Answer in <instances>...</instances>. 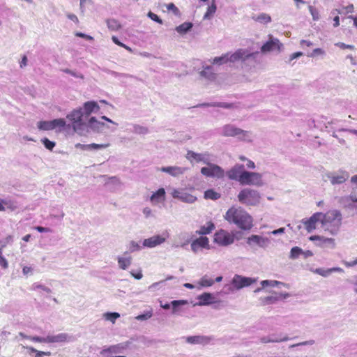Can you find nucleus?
I'll return each instance as SVG.
<instances>
[{
  "mask_svg": "<svg viewBox=\"0 0 357 357\" xmlns=\"http://www.w3.org/2000/svg\"><path fill=\"white\" fill-rule=\"evenodd\" d=\"M170 234L168 230L163 231L160 234L154 235L143 241L142 245L144 248H153L166 242Z\"/></svg>",
  "mask_w": 357,
  "mask_h": 357,
  "instance_id": "8",
  "label": "nucleus"
},
{
  "mask_svg": "<svg viewBox=\"0 0 357 357\" xmlns=\"http://www.w3.org/2000/svg\"><path fill=\"white\" fill-rule=\"evenodd\" d=\"M192 27V24L191 22H184L181 25L176 27V31L181 33L185 34L188 31H189Z\"/></svg>",
  "mask_w": 357,
  "mask_h": 357,
  "instance_id": "39",
  "label": "nucleus"
},
{
  "mask_svg": "<svg viewBox=\"0 0 357 357\" xmlns=\"http://www.w3.org/2000/svg\"><path fill=\"white\" fill-rule=\"evenodd\" d=\"M176 278L174 277V276H172V275H169L167 276L165 280H160L159 282H154L152 284H151L149 287H148V289L149 291H155L156 290H159V289H161L162 288H164V287L165 286L166 284V281L167 280H176Z\"/></svg>",
  "mask_w": 357,
  "mask_h": 357,
  "instance_id": "28",
  "label": "nucleus"
},
{
  "mask_svg": "<svg viewBox=\"0 0 357 357\" xmlns=\"http://www.w3.org/2000/svg\"><path fill=\"white\" fill-rule=\"evenodd\" d=\"M314 342H315L314 340H310L302 342H300V343H298V344H291V345L289 346V348L290 349L297 348L298 349L301 347H303V346H311V345H313L314 344Z\"/></svg>",
  "mask_w": 357,
  "mask_h": 357,
  "instance_id": "51",
  "label": "nucleus"
},
{
  "mask_svg": "<svg viewBox=\"0 0 357 357\" xmlns=\"http://www.w3.org/2000/svg\"><path fill=\"white\" fill-rule=\"evenodd\" d=\"M67 119L72 123L74 130L79 132L85 126L84 119H85L82 108L73 110L67 115Z\"/></svg>",
  "mask_w": 357,
  "mask_h": 357,
  "instance_id": "7",
  "label": "nucleus"
},
{
  "mask_svg": "<svg viewBox=\"0 0 357 357\" xmlns=\"http://www.w3.org/2000/svg\"><path fill=\"white\" fill-rule=\"evenodd\" d=\"M197 300L199 301L198 303H195L194 305H199V306H204V305H208L211 304H213L215 302V296L208 292L203 293L202 294L199 295L197 297Z\"/></svg>",
  "mask_w": 357,
  "mask_h": 357,
  "instance_id": "22",
  "label": "nucleus"
},
{
  "mask_svg": "<svg viewBox=\"0 0 357 357\" xmlns=\"http://www.w3.org/2000/svg\"><path fill=\"white\" fill-rule=\"evenodd\" d=\"M248 248L253 251L258 248L266 249L271 244V240L263 236L257 234H251L245 238Z\"/></svg>",
  "mask_w": 357,
  "mask_h": 357,
  "instance_id": "6",
  "label": "nucleus"
},
{
  "mask_svg": "<svg viewBox=\"0 0 357 357\" xmlns=\"http://www.w3.org/2000/svg\"><path fill=\"white\" fill-rule=\"evenodd\" d=\"M63 72H65L66 73L70 74V75H72L75 77H77V78H81V79L84 78V76L81 73H78L72 71L70 69H65V70H63Z\"/></svg>",
  "mask_w": 357,
  "mask_h": 357,
  "instance_id": "64",
  "label": "nucleus"
},
{
  "mask_svg": "<svg viewBox=\"0 0 357 357\" xmlns=\"http://www.w3.org/2000/svg\"><path fill=\"white\" fill-rule=\"evenodd\" d=\"M15 208V204L9 198L0 199V211H5L6 209L13 210Z\"/></svg>",
  "mask_w": 357,
  "mask_h": 357,
  "instance_id": "31",
  "label": "nucleus"
},
{
  "mask_svg": "<svg viewBox=\"0 0 357 357\" xmlns=\"http://www.w3.org/2000/svg\"><path fill=\"white\" fill-rule=\"evenodd\" d=\"M186 158L190 162L195 160L197 162H202L206 165L210 161V154L207 152L198 153L192 151H188L186 154Z\"/></svg>",
  "mask_w": 357,
  "mask_h": 357,
  "instance_id": "18",
  "label": "nucleus"
},
{
  "mask_svg": "<svg viewBox=\"0 0 357 357\" xmlns=\"http://www.w3.org/2000/svg\"><path fill=\"white\" fill-rule=\"evenodd\" d=\"M237 197L241 204L252 206L259 205L261 199V196L257 190L248 188L241 190Z\"/></svg>",
  "mask_w": 357,
  "mask_h": 357,
  "instance_id": "5",
  "label": "nucleus"
},
{
  "mask_svg": "<svg viewBox=\"0 0 357 357\" xmlns=\"http://www.w3.org/2000/svg\"><path fill=\"white\" fill-rule=\"evenodd\" d=\"M51 121L53 130L59 128V130H61L64 128L66 124V121L63 119H56L52 120Z\"/></svg>",
  "mask_w": 357,
  "mask_h": 357,
  "instance_id": "43",
  "label": "nucleus"
},
{
  "mask_svg": "<svg viewBox=\"0 0 357 357\" xmlns=\"http://www.w3.org/2000/svg\"><path fill=\"white\" fill-rule=\"evenodd\" d=\"M247 171L244 169V165L236 164L233 167L226 172L227 177L231 180L238 181L241 184L244 179V174Z\"/></svg>",
  "mask_w": 357,
  "mask_h": 357,
  "instance_id": "14",
  "label": "nucleus"
},
{
  "mask_svg": "<svg viewBox=\"0 0 357 357\" xmlns=\"http://www.w3.org/2000/svg\"><path fill=\"white\" fill-rule=\"evenodd\" d=\"M214 284V280L208 275H204L199 281L198 284L201 287H211Z\"/></svg>",
  "mask_w": 357,
  "mask_h": 357,
  "instance_id": "37",
  "label": "nucleus"
},
{
  "mask_svg": "<svg viewBox=\"0 0 357 357\" xmlns=\"http://www.w3.org/2000/svg\"><path fill=\"white\" fill-rule=\"evenodd\" d=\"M172 196L174 199H178L183 202L192 204L197 200V197L183 189H173Z\"/></svg>",
  "mask_w": 357,
  "mask_h": 357,
  "instance_id": "15",
  "label": "nucleus"
},
{
  "mask_svg": "<svg viewBox=\"0 0 357 357\" xmlns=\"http://www.w3.org/2000/svg\"><path fill=\"white\" fill-rule=\"evenodd\" d=\"M215 229V225L211 221H208L206 225L200 227L199 229L196 231V234L199 235H206L212 232Z\"/></svg>",
  "mask_w": 357,
  "mask_h": 357,
  "instance_id": "30",
  "label": "nucleus"
},
{
  "mask_svg": "<svg viewBox=\"0 0 357 357\" xmlns=\"http://www.w3.org/2000/svg\"><path fill=\"white\" fill-rule=\"evenodd\" d=\"M147 16L152 20H153L160 24H162V20L156 14L152 13L151 11H149L148 13Z\"/></svg>",
  "mask_w": 357,
  "mask_h": 357,
  "instance_id": "58",
  "label": "nucleus"
},
{
  "mask_svg": "<svg viewBox=\"0 0 357 357\" xmlns=\"http://www.w3.org/2000/svg\"><path fill=\"white\" fill-rule=\"evenodd\" d=\"M311 241H319L317 245L320 247H324L325 245L328 246L330 248H335V241L333 238H327L323 236L314 235L311 236L309 238Z\"/></svg>",
  "mask_w": 357,
  "mask_h": 357,
  "instance_id": "19",
  "label": "nucleus"
},
{
  "mask_svg": "<svg viewBox=\"0 0 357 357\" xmlns=\"http://www.w3.org/2000/svg\"><path fill=\"white\" fill-rule=\"evenodd\" d=\"M0 266L3 268H7L8 266V263L7 259L3 256L2 250L0 249Z\"/></svg>",
  "mask_w": 357,
  "mask_h": 357,
  "instance_id": "59",
  "label": "nucleus"
},
{
  "mask_svg": "<svg viewBox=\"0 0 357 357\" xmlns=\"http://www.w3.org/2000/svg\"><path fill=\"white\" fill-rule=\"evenodd\" d=\"M37 127L40 130H52V125L51 121H40L38 122Z\"/></svg>",
  "mask_w": 357,
  "mask_h": 357,
  "instance_id": "41",
  "label": "nucleus"
},
{
  "mask_svg": "<svg viewBox=\"0 0 357 357\" xmlns=\"http://www.w3.org/2000/svg\"><path fill=\"white\" fill-rule=\"evenodd\" d=\"M347 202H349L347 207L350 209H357V188H352L350 194L344 197Z\"/></svg>",
  "mask_w": 357,
  "mask_h": 357,
  "instance_id": "26",
  "label": "nucleus"
},
{
  "mask_svg": "<svg viewBox=\"0 0 357 357\" xmlns=\"http://www.w3.org/2000/svg\"><path fill=\"white\" fill-rule=\"evenodd\" d=\"M109 146H110V144L109 143H106V144H95V143H93V144H89L90 151L98 150V149H106V148L109 147Z\"/></svg>",
  "mask_w": 357,
  "mask_h": 357,
  "instance_id": "54",
  "label": "nucleus"
},
{
  "mask_svg": "<svg viewBox=\"0 0 357 357\" xmlns=\"http://www.w3.org/2000/svg\"><path fill=\"white\" fill-rule=\"evenodd\" d=\"M237 290L234 287L232 281H231V283L229 284H226L223 287V292L225 294H229L234 293Z\"/></svg>",
  "mask_w": 357,
  "mask_h": 357,
  "instance_id": "53",
  "label": "nucleus"
},
{
  "mask_svg": "<svg viewBox=\"0 0 357 357\" xmlns=\"http://www.w3.org/2000/svg\"><path fill=\"white\" fill-rule=\"evenodd\" d=\"M82 109L84 117L87 118L91 114L97 113L100 109V107L95 101H88L84 104Z\"/></svg>",
  "mask_w": 357,
  "mask_h": 357,
  "instance_id": "23",
  "label": "nucleus"
},
{
  "mask_svg": "<svg viewBox=\"0 0 357 357\" xmlns=\"http://www.w3.org/2000/svg\"><path fill=\"white\" fill-rule=\"evenodd\" d=\"M275 295L265 296V297H261L259 301L262 305H271L275 304L278 301H279V298H278L276 293L274 292Z\"/></svg>",
  "mask_w": 357,
  "mask_h": 357,
  "instance_id": "33",
  "label": "nucleus"
},
{
  "mask_svg": "<svg viewBox=\"0 0 357 357\" xmlns=\"http://www.w3.org/2000/svg\"><path fill=\"white\" fill-rule=\"evenodd\" d=\"M107 28L112 31H117L121 29V23L116 19H108L106 20Z\"/></svg>",
  "mask_w": 357,
  "mask_h": 357,
  "instance_id": "34",
  "label": "nucleus"
},
{
  "mask_svg": "<svg viewBox=\"0 0 357 357\" xmlns=\"http://www.w3.org/2000/svg\"><path fill=\"white\" fill-rule=\"evenodd\" d=\"M128 248L130 252L139 251L142 249V246L137 242L134 241L129 243Z\"/></svg>",
  "mask_w": 357,
  "mask_h": 357,
  "instance_id": "50",
  "label": "nucleus"
},
{
  "mask_svg": "<svg viewBox=\"0 0 357 357\" xmlns=\"http://www.w3.org/2000/svg\"><path fill=\"white\" fill-rule=\"evenodd\" d=\"M214 337L208 335H193L185 337V342L191 344L206 345L210 344Z\"/></svg>",
  "mask_w": 357,
  "mask_h": 357,
  "instance_id": "17",
  "label": "nucleus"
},
{
  "mask_svg": "<svg viewBox=\"0 0 357 357\" xmlns=\"http://www.w3.org/2000/svg\"><path fill=\"white\" fill-rule=\"evenodd\" d=\"M89 126L93 130L100 132L105 126V123L98 121L95 117H91L89 120Z\"/></svg>",
  "mask_w": 357,
  "mask_h": 357,
  "instance_id": "32",
  "label": "nucleus"
},
{
  "mask_svg": "<svg viewBox=\"0 0 357 357\" xmlns=\"http://www.w3.org/2000/svg\"><path fill=\"white\" fill-rule=\"evenodd\" d=\"M160 171L169 174V175L177 177L180 175L183 174L187 170V167H178V166H168L162 167L159 169Z\"/></svg>",
  "mask_w": 357,
  "mask_h": 357,
  "instance_id": "21",
  "label": "nucleus"
},
{
  "mask_svg": "<svg viewBox=\"0 0 357 357\" xmlns=\"http://www.w3.org/2000/svg\"><path fill=\"white\" fill-rule=\"evenodd\" d=\"M289 340V338L287 336H284L282 338H278V337H275L274 335H270V336L261 337V342L263 343L280 342H285Z\"/></svg>",
  "mask_w": 357,
  "mask_h": 357,
  "instance_id": "35",
  "label": "nucleus"
},
{
  "mask_svg": "<svg viewBox=\"0 0 357 357\" xmlns=\"http://www.w3.org/2000/svg\"><path fill=\"white\" fill-rule=\"evenodd\" d=\"M303 249L300 247L295 246L293 247L289 252V258L291 260H295L298 259L301 256H302Z\"/></svg>",
  "mask_w": 357,
  "mask_h": 357,
  "instance_id": "36",
  "label": "nucleus"
},
{
  "mask_svg": "<svg viewBox=\"0 0 357 357\" xmlns=\"http://www.w3.org/2000/svg\"><path fill=\"white\" fill-rule=\"evenodd\" d=\"M166 7L168 10H172L175 15L179 13L178 8L173 3H168Z\"/></svg>",
  "mask_w": 357,
  "mask_h": 357,
  "instance_id": "63",
  "label": "nucleus"
},
{
  "mask_svg": "<svg viewBox=\"0 0 357 357\" xmlns=\"http://www.w3.org/2000/svg\"><path fill=\"white\" fill-rule=\"evenodd\" d=\"M261 284L262 286V288H265L267 287H278V285H280V284L284 285V284L281 282H279L277 280H262L261 282Z\"/></svg>",
  "mask_w": 357,
  "mask_h": 357,
  "instance_id": "48",
  "label": "nucleus"
},
{
  "mask_svg": "<svg viewBox=\"0 0 357 357\" xmlns=\"http://www.w3.org/2000/svg\"><path fill=\"white\" fill-rule=\"evenodd\" d=\"M326 176L330 180L331 185H336L343 184L348 181L350 174L345 169H340L336 172L328 173Z\"/></svg>",
  "mask_w": 357,
  "mask_h": 357,
  "instance_id": "10",
  "label": "nucleus"
},
{
  "mask_svg": "<svg viewBox=\"0 0 357 357\" xmlns=\"http://www.w3.org/2000/svg\"><path fill=\"white\" fill-rule=\"evenodd\" d=\"M282 47V44L278 39L271 37L270 40L262 45L261 51L262 52H268L275 50L280 51Z\"/></svg>",
  "mask_w": 357,
  "mask_h": 357,
  "instance_id": "20",
  "label": "nucleus"
},
{
  "mask_svg": "<svg viewBox=\"0 0 357 357\" xmlns=\"http://www.w3.org/2000/svg\"><path fill=\"white\" fill-rule=\"evenodd\" d=\"M224 218L228 222L234 224L242 230L248 231L253 227L252 217L240 206L229 208Z\"/></svg>",
  "mask_w": 357,
  "mask_h": 357,
  "instance_id": "2",
  "label": "nucleus"
},
{
  "mask_svg": "<svg viewBox=\"0 0 357 357\" xmlns=\"http://www.w3.org/2000/svg\"><path fill=\"white\" fill-rule=\"evenodd\" d=\"M313 273L321 275L323 277H327L330 274H331V268L324 269L321 268H318L312 271Z\"/></svg>",
  "mask_w": 357,
  "mask_h": 357,
  "instance_id": "52",
  "label": "nucleus"
},
{
  "mask_svg": "<svg viewBox=\"0 0 357 357\" xmlns=\"http://www.w3.org/2000/svg\"><path fill=\"white\" fill-rule=\"evenodd\" d=\"M220 197V195L212 189L207 190L204 192V198H206V199L216 200V199H219Z\"/></svg>",
  "mask_w": 357,
  "mask_h": 357,
  "instance_id": "47",
  "label": "nucleus"
},
{
  "mask_svg": "<svg viewBox=\"0 0 357 357\" xmlns=\"http://www.w3.org/2000/svg\"><path fill=\"white\" fill-rule=\"evenodd\" d=\"M132 258L128 255V252H126L123 256L117 257V261L119 268L122 270H126L132 264Z\"/></svg>",
  "mask_w": 357,
  "mask_h": 357,
  "instance_id": "25",
  "label": "nucleus"
},
{
  "mask_svg": "<svg viewBox=\"0 0 357 357\" xmlns=\"http://www.w3.org/2000/svg\"><path fill=\"white\" fill-rule=\"evenodd\" d=\"M41 142L44 144L45 147L50 151H52L56 145L55 142L49 140L47 138L42 139Z\"/></svg>",
  "mask_w": 357,
  "mask_h": 357,
  "instance_id": "55",
  "label": "nucleus"
},
{
  "mask_svg": "<svg viewBox=\"0 0 357 357\" xmlns=\"http://www.w3.org/2000/svg\"><path fill=\"white\" fill-rule=\"evenodd\" d=\"M234 234L224 229H220L214 234V243L220 246H228L234 243Z\"/></svg>",
  "mask_w": 357,
  "mask_h": 357,
  "instance_id": "9",
  "label": "nucleus"
},
{
  "mask_svg": "<svg viewBox=\"0 0 357 357\" xmlns=\"http://www.w3.org/2000/svg\"><path fill=\"white\" fill-rule=\"evenodd\" d=\"M244 179L242 182L243 185H254L260 187L264 185L262 175L257 172H248L244 174Z\"/></svg>",
  "mask_w": 357,
  "mask_h": 357,
  "instance_id": "12",
  "label": "nucleus"
},
{
  "mask_svg": "<svg viewBox=\"0 0 357 357\" xmlns=\"http://www.w3.org/2000/svg\"><path fill=\"white\" fill-rule=\"evenodd\" d=\"M206 167L201 169V173L207 176L217 178H222L225 176L224 169L218 165L211 163L210 161L206 164Z\"/></svg>",
  "mask_w": 357,
  "mask_h": 357,
  "instance_id": "11",
  "label": "nucleus"
},
{
  "mask_svg": "<svg viewBox=\"0 0 357 357\" xmlns=\"http://www.w3.org/2000/svg\"><path fill=\"white\" fill-rule=\"evenodd\" d=\"M301 222L308 233L314 231L317 229V224L319 222L324 231L332 236H336L340 231L342 215L339 210L333 209L325 213H314L309 218L303 219Z\"/></svg>",
  "mask_w": 357,
  "mask_h": 357,
  "instance_id": "1",
  "label": "nucleus"
},
{
  "mask_svg": "<svg viewBox=\"0 0 357 357\" xmlns=\"http://www.w3.org/2000/svg\"><path fill=\"white\" fill-rule=\"evenodd\" d=\"M29 340L36 342H45L47 343V337H42L39 336H30L29 337Z\"/></svg>",
  "mask_w": 357,
  "mask_h": 357,
  "instance_id": "60",
  "label": "nucleus"
},
{
  "mask_svg": "<svg viewBox=\"0 0 357 357\" xmlns=\"http://www.w3.org/2000/svg\"><path fill=\"white\" fill-rule=\"evenodd\" d=\"M190 247L195 254L199 253L202 249L209 250V240L206 236H200L192 241Z\"/></svg>",
  "mask_w": 357,
  "mask_h": 357,
  "instance_id": "16",
  "label": "nucleus"
},
{
  "mask_svg": "<svg viewBox=\"0 0 357 357\" xmlns=\"http://www.w3.org/2000/svg\"><path fill=\"white\" fill-rule=\"evenodd\" d=\"M309 10L310 12V14L312 15V19L314 21H317L319 19V13L318 10L316 8H314L312 6H310Z\"/></svg>",
  "mask_w": 357,
  "mask_h": 357,
  "instance_id": "57",
  "label": "nucleus"
},
{
  "mask_svg": "<svg viewBox=\"0 0 357 357\" xmlns=\"http://www.w3.org/2000/svg\"><path fill=\"white\" fill-rule=\"evenodd\" d=\"M70 337L66 333H59L55 335H47V343H57L69 341Z\"/></svg>",
  "mask_w": 357,
  "mask_h": 357,
  "instance_id": "27",
  "label": "nucleus"
},
{
  "mask_svg": "<svg viewBox=\"0 0 357 357\" xmlns=\"http://www.w3.org/2000/svg\"><path fill=\"white\" fill-rule=\"evenodd\" d=\"M216 9V5L214 0H213L211 5L208 7L207 10L204 15V20H210L213 16Z\"/></svg>",
  "mask_w": 357,
  "mask_h": 357,
  "instance_id": "40",
  "label": "nucleus"
},
{
  "mask_svg": "<svg viewBox=\"0 0 357 357\" xmlns=\"http://www.w3.org/2000/svg\"><path fill=\"white\" fill-rule=\"evenodd\" d=\"M198 107H220L223 108H231L232 107V105L227 102H211L203 103L199 105Z\"/></svg>",
  "mask_w": 357,
  "mask_h": 357,
  "instance_id": "45",
  "label": "nucleus"
},
{
  "mask_svg": "<svg viewBox=\"0 0 357 357\" xmlns=\"http://www.w3.org/2000/svg\"><path fill=\"white\" fill-rule=\"evenodd\" d=\"M255 21L260 22L261 24H268L271 22V17L269 15L266 13H260L256 17H254Z\"/></svg>",
  "mask_w": 357,
  "mask_h": 357,
  "instance_id": "42",
  "label": "nucleus"
},
{
  "mask_svg": "<svg viewBox=\"0 0 357 357\" xmlns=\"http://www.w3.org/2000/svg\"><path fill=\"white\" fill-rule=\"evenodd\" d=\"M326 54V52L321 48H316L311 53L307 54V56L309 57H314L316 56H324Z\"/></svg>",
  "mask_w": 357,
  "mask_h": 357,
  "instance_id": "56",
  "label": "nucleus"
},
{
  "mask_svg": "<svg viewBox=\"0 0 357 357\" xmlns=\"http://www.w3.org/2000/svg\"><path fill=\"white\" fill-rule=\"evenodd\" d=\"M103 71L119 80H122L126 77H132L128 74L119 73L109 69H104Z\"/></svg>",
  "mask_w": 357,
  "mask_h": 357,
  "instance_id": "44",
  "label": "nucleus"
},
{
  "mask_svg": "<svg viewBox=\"0 0 357 357\" xmlns=\"http://www.w3.org/2000/svg\"><path fill=\"white\" fill-rule=\"evenodd\" d=\"M220 134L224 137H236L242 142H250L252 140V133L244 130L233 124H226L219 130Z\"/></svg>",
  "mask_w": 357,
  "mask_h": 357,
  "instance_id": "4",
  "label": "nucleus"
},
{
  "mask_svg": "<svg viewBox=\"0 0 357 357\" xmlns=\"http://www.w3.org/2000/svg\"><path fill=\"white\" fill-rule=\"evenodd\" d=\"M152 317V312H146L144 314H139L137 317H136V319L139 321H143L146 320Z\"/></svg>",
  "mask_w": 357,
  "mask_h": 357,
  "instance_id": "61",
  "label": "nucleus"
},
{
  "mask_svg": "<svg viewBox=\"0 0 357 357\" xmlns=\"http://www.w3.org/2000/svg\"><path fill=\"white\" fill-rule=\"evenodd\" d=\"M187 300H174L171 302L172 313L176 314L179 311V307L188 304Z\"/></svg>",
  "mask_w": 357,
  "mask_h": 357,
  "instance_id": "38",
  "label": "nucleus"
},
{
  "mask_svg": "<svg viewBox=\"0 0 357 357\" xmlns=\"http://www.w3.org/2000/svg\"><path fill=\"white\" fill-rule=\"evenodd\" d=\"M113 184L116 186H119L121 185L120 179L116 176L110 177L109 181L107 182V184Z\"/></svg>",
  "mask_w": 357,
  "mask_h": 357,
  "instance_id": "62",
  "label": "nucleus"
},
{
  "mask_svg": "<svg viewBox=\"0 0 357 357\" xmlns=\"http://www.w3.org/2000/svg\"><path fill=\"white\" fill-rule=\"evenodd\" d=\"M103 317L106 320L114 324L116 319L120 317V314L118 312H106L103 314Z\"/></svg>",
  "mask_w": 357,
  "mask_h": 357,
  "instance_id": "49",
  "label": "nucleus"
},
{
  "mask_svg": "<svg viewBox=\"0 0 357 357\" xmlns=\"http://www.w3.org/2000/svg\"><path fill=\"white\" fill-rule=\"evenodd\" d=\"M231 281L233 282V284L236 290L238 291L244 287H248L257 282V278L245 277L241 275L236 274L234 275Z\"/></svg>",
  "mask_w": 357,
  "mask_h": 357,
  "instance_id": "13",
  "label": "nucleus"
},
{
  "mask_svg": "<svg viewBox=\"0 0 357 357\" xmlns=\"http://www.w3.org/2000/svg\"><path fill=\"white\" fill-rule=\"evenodd\" d=\"M166 198V192L164 188H160L154 192L150 197V202L154 206L165 202Z\"/></svg>",
  "mask_w": 357,
  "mask_h": 357,
  "instance_id": "24",
  "label": "nucleus"
},
{
  "mask_svg": "<svg viewBox=\"0 0 357 357\" xmlns=\"http://www.w3.org/2000/svg\"><path fill=\"white\" fill-rule=\"evenodd\" d=\"M126 347L122 344H118L110 346L109 347L103 349L100 351L101 355H105L106 354H119L122 350L125 349Z\"/></svg>",
  "mask_w": 357,
  "mask_h": 357,
  "instance_id": "29",
  "label": "nucleus"
},
{
  "mask_svg": "<svg viewBox=\"0 0 357 357\" xmlns=\"http://www.w3.org/2000/svg\"><path fill=\"white\" fill-rule=\"evenodd\" d=\"M132 132L135 134L144 135L149 132V129L146 127L135 124L132 126Z\"/></svg>",
  "mask_w": 357,
  "mask_h": 357,
  "instance_id": "46",
  "label": "nucleus"
},
{
  "mask_svg": "<svg viewBox=\"0 0 357 357\" xmlns=\"http://www.w3.org/2000/svg\"><path fill=\"white\" fill-rule=\"evenodd\" d=\"M257 54V52H250L247 49H238L232 54L226 53L220 56L215 57L213 63L221 65L227 62L241 61L245 65L247 62L255 63Z\"/></svg>",
  "mask_w": 357,
  "mask_h": 357,
  "instance_id": "3",
  "label": "nucleus"
}]
</instances>
